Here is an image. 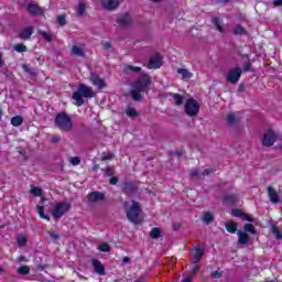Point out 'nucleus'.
Segmentation results:
<instances>
[{"label": "nucleus", "mask_w": 282, "mask_h": 282, "mask_svg": "<svg viewBox=\"0 0 282 282\" xmlns=\"http://www.w3.org/2000/svg\"><path fill=\"white\" fill-rule=\"evenodd\" d=\"M241 73H242L241 68H234L229 70L227 75L228 83H231L232 85H235L236 83H239V78H241Z\"/></svg>", "instance_id": "9d476101"}, {"label": "nucleus", "mask_w": 282, "mask_h": 282, "mask_svg": "<svg viewBox=\"0 0 282 282\" xmlns=\"http://www.w3.org/2000/svg\"><path fill=\"white\" fill-rule=\"evenodd\" d=\"M226 230L229 231L231 235L237 232V224L234 221H228L225 224Z\"/></svg>", "instance_id": "a878e982"}, {"label": "nucleus", "mask_w": 282, "mask_h": 282, "mask_svg": "<svg viewBox=\"0 0 282 282\" xmlns=\"http://www.w3.org/2000/svg\"><path fill=\"white\" fill-rule=\"evenodd\" d=\"M225 202H227V204H237V195L235 194L227 195L225 197Z\"/></svg>", "instance_id": "72a5a7b5"}, {"label": "nucleus", "mask_w": 282, "mask_h": 282, "mask_svg": "<svg viewBox=\"0 0 282 282\" xmlns=\"http://www.w3.org/2000/svg\"><path fill=\"white\" fill-rule=\"evenodd\" d=\"M177 74H180L183 78V80H188L191 78H193V73H191V70L186 69V68H177Z\"/></svg>", "instance_id": "412c9836"}, {"label": "nucleus", "mask_w": 282, "mask_h": 282, "mask_svg": "<svg viewBox=\"0 0 282 282\" xmlns=\"http://www.w3.org/2000/svg\"><path fill=\"white\" fill-rule=\"evenodd\" d=\"M151 85V77L147 74L142 75L132 86L131 96L133 100H142V95L149 91Z\"/></svg>", "instance_id": "f03ea898"}, {"label": "nucleus", "mask_w": 282, "mask_h": 282, "mask_svg": "<svg viewBox=\"0 0 282 282\" xmlns=\"http://www.w3.org/2000/svg\"><path fill=\"white\" fill-rule=\"evenodd\" d=\"M30 193L34 197H43V189L41 187L32 186Z\"/></svg>", "instance_id": "bb28decb"}, {"label": "nucleus", "mask_w": 282, "mask_h": 282, "mask_svg": "<svg viewBox=\"0 0 282 282\" xmlns=\"http://www.w3.org/2000/svg\"><path fill=\"white\" fill-rule=\"evenodd\" d=\"M0 272H3V268L0 267Z\"/></svg>", "instance_id": "69168bd1"}, {"label": "nucleus", "mask_w": 282, "mask_h": 282, "mask_svg": "<svg viewBox=\"0 0 282 282\" xmlns=\"http://www.w3.org/2000/svg\"><path fill=\"white\" fill-rule=\"evenodd\" d=\"M13 50H15L20 54L23 52H28V47H25V45L23 44H15Z\"/></svg>", "instance_id": "58836bf2"}, {"label": "nucleus", "mask_w": 282, "mask_h": 282, "mask_svg": "<svg viewBox=\"0 0 282 282\" xmlns=\"http://www.w3.org/2000/svg\"><path fill=\"white\" fill-rule=\"evenodd\" d=\"M26 10L32 14V17H39L43 14V9L39 8V6L34 3L29 4Z\"/></svg>", "instance_id": "ddd939ff"}, {"label": "nucleus", "mask_w": 282, "mask_h": 282, "mask_svg": "<svg viewBox=\"0 0 282 282\" xmlns=\"http://www.w3.org/2000/svg\"><path fill=\"white\" fill-rule=\"evenodd\" d=\"M202 257H204V247H195L194 248V264L199 263Z\"/></svg>", "instance_id": "f3484780"}, {"label": "nucleus", "mask_w": 282, "mask_h": 282, "mask_svg": "<svg viewBox=\"0 0 282 282\" xmlns=\"http://www.w3.org/2000/svg\"><path fill=\"white\" fill-rule=\"evenodd\" d=\"M11 124H12V127H21V124H23V117L15 116V117L11 118Z\"/></svg>", "instance_id": "cd10ccee"}, {"label": "nucleus", "mask_w": 282, "mask_h": 282, "mask_svg": "<svg viewBox=\"0 0 282 282\" xmlns=\"http://www.w3.org/2000/svg\"><path fill=\"white\" fill-rule=\"evenodd\" d=\"M268 195L271 203L279 204V194L276 193L275 188H273L272 186H269Z\"/></svg>", "instance_id": "dca6fc26"}, {"label": "nucleus", "mask_w": 282, "mask_h": 282, "mask_svg": "<svg viewBox=\"0 0 282 282\" xmlns=\"http://www.w3.org/2000/svg\"><path fill=\"white\" fill-rule=\"evenodd\" d=\"M282 8V0H274L273 1V8Z\"/></svg>", "instance_id": "8fccbe9b"}, {"label": "nucleus", "mask_w": 282, "mask_h": 282, "mask_svg": "<svg viewBox=\"0 0 282 282\" xmlns=\"http://www.w3.org/2000/svg\"><path fill=\"white\" fill-rule=\"evenodd\" d=\"M96 93L94 88L85 84H79L76 91L73 93V100H75L76 107H83L85 105V99L83 98H94Z\"/></svg>", "instance_id": "7ed1b4c3"}, {"label": "nucleus", "mask_w": 282, "mask_h": 282, "mask_svg": "<svg viewBox=\"0 0 282 282\" xmlns=\"http://www.w3.org/2000/svg\"><path fill=\"white\" fill-rule=\"evenodd\" d=\"M0 67H3V53H0Z\"/></svg>", "instance_id": "4d7b16f0"}, {"label": "nucleus", "mask_w": 282, "mask_h": 282, "mask_svg": "<svg viewBox=\"0 0 282 282\" xmlns=\"http://www.w3.org/2000/svg\"><path fill=\"white\" fill-rule=\"evenodd\" d=\"M183 282H191V278H185Z\"/></svg>", "instance_id": "680f3d73"}, {"label": "nucleus", "mask_w": 282, "mask_h": 282, "mask_svg": "<svg viewBox=\"0 0 282 282\" xmlns=\"http://www.w3.org/2000/svg\"><path fill=\"white\" fill-rule=\"evenodd\" d=\"M185 113L189 116L191 118H195L197 113H199V104L197 100L189 98L185 102Z\"/></svg>", "instance_id": "423d86ee"}, {"label": "nucleus", "mask_w": 282, "mask_h": 282, "mask_svg": "<svg viewBox=\"0 0 282 282\" xmlns=\"http://www.w3.org/2000/svg\"><path fill=\"white\" fill-rule=\"evenodd\" d=\"M105 10H116L120 6V0H100Z\"/></svg>", "instance_id": "f8f14e48"}, {"label": "nucleus", "mask_w": 282, "mask_h": 282, "mask_svg": "<svg viewBox=\"0 0 282 282\" xmlns=\"http://www.w3.org/2000/svg\"><path fill=\"white\" fill-rule=\"evenodd\" d=\"M57 23L59 25H65L66 23L65 15H57Z\"/></svg>", "instance_id": "de8ad7c7"}, {"label": "nucleus", "mask_w": 282, "mask_h": 282, "mask_svg": "<svg viewBox=\"0 0 282 282\" xmlns=\"http://www.w3.org/2000/svg\"><path fill=\"white\" fill-rule=\"evenodd\" d=\"M77 14L79 17H83V14H85V4H83V2H79V4H78Z\"/></svg>", "instance_id": "a18cd8bd"}, {"label": "nucleus", "mask_w": 282, "mask_h": 282, "mask_svg": "<svg viewBox=\"0 0 282 282\" xmlns=\"http://www.w3.org/2000/svg\"><path fill=\"white\" fill-rule=\"evenodd\" d=\"M104 47H105L106 50H109V48L111 47V44H109V42H106V43H104Z\"/></svg>", "instance_id": "13d9d810"}, {"label": "nucleus", "mask_w": 282, "mask_h": 282, "mask_svg": "<svg viewBox=\"0 0 282 282\" xmlns=\"http://www.w3.org/2000/svg\"><path fill=\"white\" fill-rule=\"evenodd\" d=\"M276 142V133L272 130H268L262 139V144L263 147H272Z\"/></svg>", "instance_id": "1a4fd4ad"}, {"label": "nucleus", "mask_w": 282, "mask_h": 282, "mask_svg": "<svg viewBox=\"0 0 282 282\" xmlns=\"http://www.w3.org/2000/svg\"><path fill=\"white\" fill-rule=\"evenodd\" d=\"M55 127H57L59 131L69 132L74 129V121H72V118L67 116V113L61 112L55 117Z\"/></svg>", "instance_id": "20e7f679"}, {"label": "nucleus", "mask_w": 282, "mask_h": 282, "mask_svg": "<svg viewBox=\"0 0 282 282\" xmlns=\"http://www.w3.org/2000/svg\"><path fill=\"white\" fill-rule=\"evenodd\" d=\"M198 272H199V267L195 264L193 268V274H197Z\"/></svg>", "instance_id": "864d4df0"}, {"label": "nucleus", "mask_w": 282, "mask_h": 282, "mask_svg": "<svg viewBox=\"0 0 282 282\" xmlns=\"http://www.w3.org/2000/svg\"><path fill=\"white\" fill-rule=\"evenodd\" d=\"M123 72L124 74H140V72H142V67L140 66H131V65H126L123 67Z\"/></svg>", "instance_id": "6ab92c4d"}, {"label": "nucleus", "mask_w": 282, "mask_h": 282, "mask_svg": "<svg viewBox=\"0 0 282 282\" xmlns=\"http://www.w3.org/2000/svg\"><path fill=\"white\" fill-rule=\"evenodd\" d=\"M37 214L40 215L41 219H46V221H50L48 216L45 215V207L37 206Z\"/></svg>", "instance_id": "c85d7f7f"}, {"label": "nucleus", "mask_w": 282, "mask_h": 282, "mask_svg": "<svg viewBox=\"0 0 282 282\" xmlns=\"http://www.w3.org/2000/svg\"><path fill=\"white\" fill-rule=\"evenodd\" d=\"M72 54L73 56H85V50L78 45H74L72 47Z\"/></svg>", "instance_id": "393cba45"}, {"label": "nucleus", "mask_w": 282, "mask_h": 282, "mask_svg": "<svg viewBox=\"0 0 282 282\" xmlns=\"http://www.w3.org/2000/svg\"><path fill=\"white\" fill-rule=\"evenodd\" d=\"M226 120L229 124H235V120H237V116L235 113H229L227 115Z\"/></svg>", "instance_id": "79ce46f5"}, {"label": "nucleus", "mask_w": 282, "mask_h": 282, "mask_svg": "<svg viewBox=\"0 0 282 282\" xmlns=\"http://www.w3.org/2000/svg\"><path fill=\"white\" fill-rule=\"evenodd\" d=\"M119 25H129L131 23V15L124 13L118 18Z\"/></svg>", "instance_id": "4be33fe9"}, {"label": "nucleus", "mask_w": 282, "mask_h": 282, "mask_svg": "<svg viewBox=\"0 0 282 282\" xmlns=\"http://www.w3.org/2000/svg\"><path fill=\"white\" fill-rule=\"evenodd\" d=\"M234 34H246V29H243L241 25H236L234 29Z\"/></svg>", "instance_id": "c03bdc74"}, {"label": "nucleus", "mask_w": 282, "mask_h": 282, "mask_svg": "<svg viewBox=\"0 0 282 282\" xmlns=\"http://www.w3.org/2000/svg\"><path fill=\"white\" fill-rule=\"evenodd\" d=\"M212 278L213 279H220L221 278V273H219V271H214V272H212Z\"/></svg>", "instance_id": "09e8293b"}, {"label": "nucleus", "mask_w": 282, "mask_h": 282, "mask_svg": "<svg viewBox=\"0 0 282 282\" xmlns=\"http://www.w3.org/2000/svg\"><path fill=\"white\" fill-rule=\"evenodd\" d=\"M32 34H34V29L32 26L25 28L24 30L21 31L20 39L28 41V39H30Z\"/></svg>", "instance_id": "a211bd4d"}, {"label": "nucleus", "mask_w": 282, "mask_h": 282, "mask_svg": "<svg viewBox=\"0 0 282 282\" xmlns=\"http://www.w3.org/2000/svg\"><path fill=\"white\" fill-rule=\"evenodd\" d=\"M213 23L216 25L218 32H224V26H221V20L219 18H214Z\"/></svg>", "instance_id": "c9c22d12"}, {"label": "nucleus", "mask_w": 282, "mask_h": 282, "mask_svg": "<svg viewBox=\"0 0 282 282\" xmlns=\"http://www.w3.org/2000/svg\"><path fill=\"white\" fill-rule=\"evenodd\" d=\"M23 69H24V72H26L28 74L31 73V70H30V65H28V64H24V65H23Z\"/></svg>", "instance_id": "603ef678"}, {"label": "nucleus", "mask_w": 282, "mask_h": 282, "mask_svg": "<svg viewBox=\"0 0 282 282\" xmlns=\"http://www.w3.org/2000/svg\"><path fill=\"white\" fill-rule=\"evenodd\" d=\"M98 250L100 252H109L111 250V247H109V243L102 242L101 245L98 246Z\"/></svg>", "instance_id": "f704fd0d"}, {"label": "nucleus", "mask_w": 282, "mask_h": 282, "mask_svg": "<svg viewBox=\"0 0 282 282\" xmlns=\"http://www.w3.org/2000/svg\"><path fill=\"white\" fill-rule=\"evenodd\" d=\"M18 261H19V263H23V261H25V257H23V256L19 257Z\"/></svg>", "instance_id": "bf43d9fd"}, {"label": "nucleus", "mask_w": 282, "mask_h": 282, "mask_svg": "<svg viewBox=\"0 0 282 282\" xmlns=\"http://www.w3.org/2000/svg\"><path fill=\"white\" fill-rule=\"evenodd\" d=\"M1 116H3V111L0 109V120H1Z\"/></svg>", "instance_id": "e2e57ef3"}, {"label": "nucleus", "mask_w": 282, "mask_h": 282, "mask_svg": "<svg viewBox=\"0 0 282 282\" xmlns=\"http://www.w3.org/2000/svg\"><path fill=\"white\" fill-rule=\"evenodd\" d=\"M91 265H93L95 272L97 274H99V276H105L107 274L106 271H105V265H102V262H100V260L93 259L91 260Z\"/></svg>", "instance_id": "9b49d317"}, {"label": "nucleus", "mask_w": 282, "mask_h": 282, "mask_svg": "<svg viewBox=\"0 0 282 282\" xmlns=\"http://www.w3.org/2000/svg\"><path fill=\"white\" fill-rule=\"evenodd\" d=\"M271 230H272L273 235L275 236V239H282L281 230H279L278 227L273 226V227H271Z\"/></svg>", "instance_id": "a19ab883"}, {"label": "nucleus", "mask_w": 282, "mask_h": 282, "mask_svg": "<svg viewBox=\"0 0 282 282\" xmlns=\"http://www.w3.org/2000/svg\"><path fill=\"white\" fill-rule=\"evenodd\" d=\"M135 282H142V281H135Z\"/></svg>", "instance_id": "338daca9"}, {"label": "nucleus", "mask_w": 282, "mask_h": 282, "mask_svg": "<svg viewBox=\"0 0 282 282\" xmlns=\"http://www.w3.org/2000/svg\"><path fill=\"white\" fill-rule=\"evenodd\" d=\"M110 184H118V178H116V177H111L110 178Z\"/></svg>", "instance_id": "5fc2aeb1"}, {"label": "nucleus", "mask_w": 282, "mask_h": 282, "mask_svg": "<svg viewBox=\"0 0 282 282\" xmlns=\"http://www.w3.org/2000/svg\"><path fill=\"white\" fill-rule=\"evenodd\" d=\"M245 230L247 232H251V235H257V229L254 228V225H252V224H246Z\"/></svg>", "instance_id": "e433bc0d"}, {"label": "nucleus", "mask_w": 282, "mask_h": 282, "mask_svg": "<svg viewBox=\"0 0 282 282\" xmlns=\"http://www.w3.org/2000/svg\"><path fill=\"white\" fill-rule=\"evenodd\" d=\"M68 162L73 165V166H78V164H80V158L78 156H73L68 160Z\"/></svg>", "instance_id": "37998d69"}, {"label": "nucleus", "mask_w": 282, "mask_h": 282, "mask_svg": "<svg viewBox=\"0 0 282 282\" xmlns=\"http://www.w3.org/2000/svg\"><path fill=\"white\" fill-rule=\"evenodd\" d=\"M50 236L52 237V239H58V234L51 232Z\"/></svg>", "instance_id": "6e6d98bb"}, {"label": "nucleus", "mask_w": 282, "mask_h": 282, "mask_svg": "<svg viewBox=\"0 0 282 282\" xmlns=\"http://www.w3.org/2000/svg\"><path fill=\"white\" fill-rule=\"evenodd\" d=\"M18 274H30V267L24 265V267H20L18 268Z\"/></svg>", "instance_id": "ea45409f"}, {"label": "nucleus", "mask_w": 282, "mask_h": 282, "mask_svg": "<svg viewBox=\"0 0 282 282\" xmlns=\"http://www.w3.org/2000/svg\"><path fill=\"white\" fill-rule=\"evenodd\" d=\"M231 215L234 217H241L242 219H245V221H252V219L250 218V216L242 214L241 210L239 209H232L231 210Z\"/></svg>", "instance_id": "b1692460"}, {"label": "nucleus", "mask_w": 282, "mask_h": 282, "mask_svg": "<svg viewBox=\"0 0 282 282\" xmlns=\"http://www.w3.org/2000/svg\"><path fill=\"white\" fill-rule=\"evenodd\" d=\"M17 241H18V246H21V247L28 246V237L25 236H19L17 238Z\"/></svg>", "instance_id": "4c0bfd02"}, {"label": "nucleus", "mask_w": 282, "mask_h": 282, "mask_svg": "<svg viewBox=\"0 0 282 282\" xmlns=\"http://www.w3.org/2000/svg\"><path fill=\"white\" fill-rule=\"evenodd\" d=\"M162 235V230H160V228H153L151 231H150V237L152 239H158V237H160Z\"/></svg>", "instance_id": "2f4dec72"}, {"label": "nucleus", "mask_w": 282, "mask_h": 282, "mask_svg": "<svg viewBox=\"0 0 282 282\" xmlns=\"http://www.w3.org/2000/svg\"><path fill=\"white\" fill-rule=\"evenodd\" d=\"M104 198L105 195L99 192H93L88 195V202H90V204H96V202H102Z\"/></svg>", "instance_id": "4468645a"}, {"label": "nucleus", "mask_w": 282, "mask_h": 282, "mask_svg": "<svg viewBox=\"0 0 282 282\" xmlns=\"http://www.w3.org/2000/svg\"><path fill=\"white\" fill-rule=\"evenodd\" d=\"M105 171H106V173H107V172L109 171V167H106V170H105Z\"/></svg>", "instance_id": "0e129e2a"}, {"label": "nucleus", "mask_w": 282, "mask_h": 282, "mask_svg": "<svg viewBox=\"0 0 282 282\" xmlns=\"http://www.w3.org/2000/svg\"><path fill=\"white\" fill-rule=\"evenodd\" d=\"M69 210H72V204H69L68 202H59L54 205L52 209V215L54 219H61V217H63V215H67Z\"/></svg>", "instance_id": "39448f33"}, {"label": "nucleus", "mask_w": 282, "mask_h": 282, "mask_svg": "<svg viewBox=\"0 0 282 282\" xmlns=\"http://www.w3.org/2000/svg\"><path fill=\"white\" fill-rule=\"evenodd\" d=\"M90 83L97 89H105L107 87V83L105 79L100 78L96 73L90 74Z\"/></svg>", "instance_id": "6e6552de"}, {"label": "nucleus", "mask_w": 282, "mask_h": 282, "mask_svg": "<svg viewBox=\"0 0 282 282\" xmlns=\"http://www.w3.org/2000/svg\"><path fill=\"white\" fill-rule=\"evenodd\" d=\"M51 142H53V143L61 142V137H58V135L52 137Z\"/></svg>", "instance_id": "3c124183"}, {"label": "nucleus", "mask_w": 282, "mask_h": 282, "mask_svg": "<svg viewBox=\"0 0 282 282\" xmlns=\"http://www.w3.org/2000/svg\"><path fill=\"white\" fill-rule=\"evenodd\" d=\"M248 241H250V237H248V234L239 230L238 231V243H240V246H246V243H248Z\"/></svg>", "instance_id": "aec40b11"}, {"label": "nucleus", "mask_w": 282, "mask_h": 282, "mask_svg": "<svg viewBox=\"0 0 282 282\" xmlns=\"http://www.w3.org/2000/svg\"><path fill=\"white\" fill-rule=\"evenodd\" d=\"M126 113L127 116H129V118H138V111L135 110V108H127Z\"/></svg>", "instance_id": "7c9ffc66"}, {"label": "nucleus", "mask_w": 282, "mask_h": 282, "mask_svg": "<svg viewBox=\"0 0 282 282\" xmlns=\"http://www.w3.org/2000/svg\"><path fill=\"white\" fill-rule=\"evenodd\" d=\"M129 261H130L129 257L123 258V263H129Z\"/></svg>", "instance_id": "052dcab7"}, {"label": "nucleus", "mask_w": 282, "mask_h": 282, "mask_svg": "<svg viewBox=\"0 0 282 282\" xmlns=\"http://www.w3.org/2000/svg\"><path fill=\"white\" fill-rule=\"evenodd\" d=\"M163 57L161 54H155L150 57L148 69H160L162 67Z\"/></svg>", "instance_id": "0eeeda50"}, {"label": "nucleus", "mask_w": 282, "mask_h": 282, "mask_svg": "<svg viewBox=\"0 0 282 282\" xmlns=\"http://www.w3.org/2000/svg\"><path fill=\"white\" fill-rule=\"evenodd\" d=\"M215 220V218L213 217V214L210 213H205L204 216H203V221L205 224H213V221Z\"/></svg>", "instance_id": "c756f323"}, {"label": "nucleus", "mask_w": 282, "mask_h": 282, "mask_svg": "<svg viewBox=\"0 0 282 282\" xmlns=\"http://www.w3.org/2000/svg\"><path fill=\"white\" fill-rule=\"evenodd\" d=\"M40 34L44 41H47V43H52L53 36L51 35V33H47L45 31H40Z\"/></svg>", "instance_id": "473e14b6"}, {"label": "nucleus", "mask_w": 282, "mask_h": 282, "mask_svg": "<svg viewBox=\"0 0 282 282\" xmlns=\"http://www.w3.org/2000/svg\"><path fill=\"white\" fill-rule=\"evenodd\" d=\"M210 173H213V169H207L204 172L193 170L191 172V177H196L197 180H202L205 175H210Z\"/></svg>", "instance_id": "2eb2a0df"}, {"label": "nucleus", "mask_w": 282, "mask_h": 282, "mask_svg": "<svg viewBox=\"0 0 282 282\" xmlns=\"http://www.w3.org/2000/svg\"><path fill=\"white\" fill-rule=\"evenodd\" d=\"M124 213L128 221L131 224H142V206L135 200H127L124 203Z\"/></svg>", "instance_id": "f257e3e1"}, {"label": "nucleus", "mask_w": 282, "mask_h": 282, "mask_svg": "<svg viewBox=\"0 0 282 282\" xmlns=\"http://www.w3.org/2000/svg\"><path fill=\"white\" fill-rule=\"evenodd\" d=\"M170 96H172L173 102L177 107H182V105H184V97H182V95H180V94H170Z\"/></svg>", "instance_id": "5701e85b"}, {"label": "nucleus", "mask_w": 282, "mask_h": 282, "mask_svg": "<svg viewBox=\"0 0 282 282\" xmlns=\"http://www.w3.org/2000/svg\"><path fill=\"white\" fill-rule=\"evenodd\" d=\"M112 159H113V154L110 153V152L104 153L102 156H101V160L104 162H106L107 160H112Z\"/></svg>", "instance_id": "49530a36"}]
</instances>
